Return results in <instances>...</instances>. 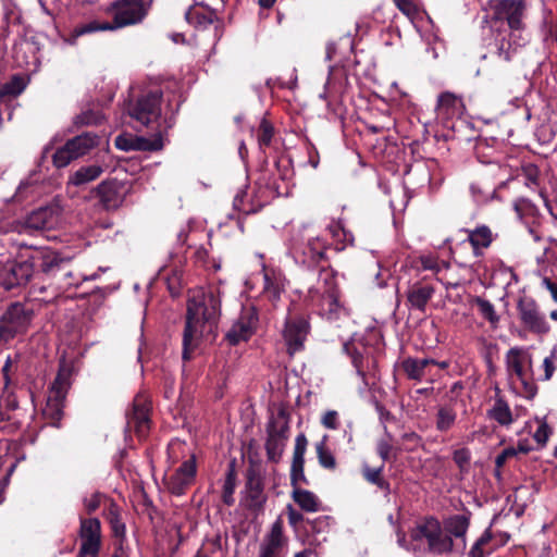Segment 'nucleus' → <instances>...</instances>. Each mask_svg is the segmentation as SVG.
Listing matches in <instances>:
<instances>
[{"mask_svg":"<svg viewBox=\"0 0 557 557\" xmlns=\"http://www.w3.org/2000/svg\"><path fill=\"white\" fill-rule=\"evenodd\" d=\"M525 4L523 0H502L498 5V12L503 15L510 28L521 27Z\"/></svg>","mask_w":557,"mask_h":557,"instance_id":"26","label":"nucleus"},{"mask_svg":"<svg viewBox=\"0 0 557 557\" xmlns=\"http://www.w3.org/2000/svg\"><path fill=\"white\" fill-rule=\"evenodd\" d=\"M126 193V185L117 180L103 181L95 189L99 202L106 210L120 208L125 200Z\"/></svg>","mask_w":557,"mask_h":557,"instance_id":"16","label":"nucleus"},{"mask_svg":"<svg viewBox=\"0 0 557 557\" xmlns=\"http://www.w3.org/2000/svg\"><path fill=\"white\" fill-rule=\"evenodd\" d=\"M465 106L461 97L456 94L445 91L437 98L436 111L438 116L450 119L463 113Z\"/></svg>","mask_w":557,"mask_h":557,"instance_id":"23","label":"nucleus"},{"mask_svg":"<svg viewBox=\"0 0 557 557\" xmlns=\"http://www.w3.org/2000/svg\"><path fill=\"white\" fill-rule=\"evenodd\" d=\"M435 288L431 284L416 283L407 290V301L410 308L424 312L428 302L433 297Z\"/></svg>","mask_w":557,"mask_h":557,"instance_id":"24","label":"nucleus"},{"mask_svg":"<svg viewBox=\"0 0 557 557\" xmlns=\"http://www.w3.org/2000/svg\"><path fill=\"white\" fill-rule=\"evenodd\" d=\"M103 116L99 112L94 111H85L76 116L75 124L76 125H97L102 121Z\"/></svg>","mask_w":557,"mask_h":557,"instance_id":"47","label":"nucleus"},{"mask_svg":"<svg viewBox=\"0 0 557 557\" xmlns=\"http://www.w3.org/2000/svg\"><path fill=\"white\" fill-rule=\"evenodd\" d=\"M556 362H557V350L554 349L550 351L549 356L545 357V359L543 360V368H544V379L543 380L544 381H549L553 377L554 372L557 369Z\"/></svg>","mask_w":557,"mask_h":557,"instance_id":"48","label":"nucleus"},{"mask_svg":"<svg viewBox=\"0 0 557 557\" xmlns=\"http://www.w3.org/2000/svg\"><path fill=\"white\" fill-rule=\"evenodd\" d=\"M457 413L454 408L449 406H442L436 413V429L441 432H446L455 424Z\"/></svg>","mask_w":557,"mask_h":557,"instance_id":"36","label":"nucleus"},{"mask_svg":"<svg viewBox=\"0 0 557 557\" xmlns=\"http://www.w3.org/2000/svg\"><path fill=\"white\" fill-rule=\"evenodd\" d=\"M518 315L521 324L531 333L545 335L550 325L541 311L539 304L532 297H521L517 302Z\"/></svg>","mask_w":557,"mask_h":557,"instance_id":"9","label":"nucleus"},{"mask_svg":"<svg viewBox=\"0 0 557 557\" xmlns=\"http://www.w3.org/2000/svg\"><path fill=\"white\" fill-rule=\"evenodd\" d=\"M82 557H96L100 548V521L96 518L84 519L81 522Z\"/></svg>","mask_w":557,"mask_h":557,"instance_id":"18","label":"nucleus"},{"mask_svg":"<svg viewBox=\"0 0 557 557\" xmlns=\"http://www.w3.org/2000/svg\"><path fill=\"white\" fill-rule=\"evenodd\" d=\"M486 416L502 426H509L513 423L515 418L509 404L499 395V389H497L494 404L486 411Z\"/></svg>","mask_w":557,"mask_h":557,"instance_id":"27","label":"nucleus"},{"mask_svg":"<svg viewBox=\"0 0 557 557\" xmlns=\"http://www.w3.org/2000/svg\"><path fill=\"white\" fill-rule=\"evenodd\" d=\"M34 261H38V268L47 275H55L58 271L64 270L70 259L63 258L60 252L42 249L37 251L33 257Z\"/></svg>","mask_w":557,"mask_h":557,"instance_id":"22","label":"nucleus"},{"mask_svg":"<svg viewBox=\"0 0 557 557\" xmlns=\"http://www.w3.org/2000/svg\"><path fill=\"white\" fill-rule=\"evenodd\" d=\"M28 323L29 315L23 305H11L0 322V338L3 341L13 338L17 333L25 331Z\"/></svg>","mask_w":557,"mask_h":557,"instance_id":"10","label":"nucleus"},{"mask_svg":"<svg viewBox=\"0 0 557 557\" xmlns=\"http://www.w3.org/2000/svg\"><path fill=\"white\" fill-rule=\"evenodd\" d=\"M321 423L326 429L336 430L339 425L338 412L335 410H327L323 414Z\"/></svg>","mask_w":557,"mask_h":557,"instance_id":"54","label":"nucleus"},{"mask_svg":"<svg viewBox=\"0 0 557 557\" xmlns=\"http://www.w3.org/2000/svg\"><path fill=\"white\" fill-rule=\"evenodd\" d=\"M308 332L309 323L305 318L300 315H289L286 318L283 338L289 355H294L304 347Z\"/></svg>","mask_w":557,"mask_h":557,"instance_id":"12","label":"nucleus"},{"mask_svg":"<svg viewBox=\"0 0 557 557\" xmlns=\"http://www.w3.org/2000/svg\"><path fill=\"white\" fill-rule=\"evenodd\" d=\"M352 364L357 369L358 374L363 376L364 373H363V366H362V356H360L358 354L354 355L352 356Z\"/></svg>","mask_w":557,"mask_h":557,"instance_id":"64","label":"nucleus"},{"mask_svg":"<svg viewBox=\"0 0 557 557\" xmlns=\"http://www.w3.org/2000/svg\"><path fill=\"white\" fill-rule=\"evenodd\" d=\"M541 284L550 293L553 300L557 302V283L548 276H543Z\"/></svg>","mask_w":557,"mask_h":557,"instance_id":"58","label":"nucleus"},{"mask_svg":"<svg viewBox=\"0 0 557 557\" xmlns=\"http://www.w3.org/2000/svg\"><path fill=\"white\" fill-rule=\"evenodd\" d=\"M25 88L24 82L21 77L14 76L12 79L1 87V95L2 96H17L20 95Z\"/></svg>","mask_w":557,"mask_h":557,"instance_id":"45","label":"nucleus"},{"mask_svg":"<svg viewBox=\"0 0 557 557\" xmlns=\"http://www.w3.org/2000/svg\"><path fill=\"white\" fill-rule=\"evenodd\" d=\"M443 525L446 533L454 540L455 550L463 552L467 546L466 535L470 525V513L450 516L444 520Z\"/></svg>","mask_w":557,"mask_h":557,"instance_id":"21","label":"nucleus"},{"mask_svg":"<svg viewBox=\"0 0 557 557\" xmlns=\"http://www.w3.org/2000/svg\"><path fill=\"white\" fill-rule=\"evenodd\" d=\"M308 441L305 434L297 435L290 467L292 498L306 512H317L321 509V500L311 491L299 487V483H307L305 475V454Z\"/></svg>","mask_w":557,"mask_h":557,"instance_id":"2","label":"nucleus"},{"mask_svg":"<svg viewBox=\"0 0 557 557\" xmlns=\"http://www.w3.org/2000/svg\"><path fill=\"white\" fill-rule=\"evenodd\" d=\"M187 18L196 20V23L198 26L206 27V26L212 24V22L214 20V13L213 12L194 11V12H189L187 14Z\"/></svg>","mask_w":557,"mask_h":557,"instance_id":"50","label":"nucleus"},{"mask_svg":"<svg viewBox=\"0 0 557 557\" xmlns=\"http://www.w3.org/2000/svg\"><path fill=\"white\" fill-rule=\"evenodd\" d=\"M326 441L327 436L325 435L315 445L318 460L321 467L329 470H334L336 468V460L333 453L327 448Z\"/></svg>","mask_w":557,"mask_h":557,"instance_id":"37","label":"nucleus"},{"mask_svg":"<svg viewBox=\"0 0 557 557\" xmlns=\"http://www.w3.org/2000/svg\"><path fill=\"white\" fill-rule=\"evenodd\" d=\"M286 509L289 524L292 527H297L304 520V516L299 511H297L290 504L286 506Z\"/></svg>","mask_w":557,"mask_h":557,"instance_id":"56","label":"nucleus"},{"mask_svg":"<svg viewBox=\"0 0 557 557\" xmlns=\"http://www.w3.org/2000/svg\"><path fill=\"white\" fill-rule=\"evenodd\" d=\"M376 410H377L379 418H380L381 422H383L384 424L386 422H392L395 420V417L383 406L377 405Z\"/></svg>","mask_w":557,"mask_h":557,"instance_id":"59","label":"nucleus"},{"mask_svg":"<svg viewBox=\"0 0 557 557\" xmlns=\"http://www.w3.org/2000/svg\"><path fill=\"white\" fill-rule=\"evenodd\" d=\"M109 520H110V524H111V529L113 531V534L116 537H124V535H125V524L122 521V519L120 518V515L116 511L111 510L110 515H109Z\"/></svg>","mask_w":557,"mask_h":557,"instance_id":"51","label":"nucleus"},{"mask_svg":"<svg viewBox=\"0 0 557 557\" xmlns=\"http://www.w3.org/2000/svg\"><path fill=\"white\" fill-rule=\"evenodd\" d=\"M101 502V494L94 493L90 497L85 498L84 505L88 512H92L98 509Z\"/></svg>","mask_w":557,"mask_h":557,"instance_id":"57","label":"nucleus"},{"mask_svg":"<svg viewBox=\"0 0 557 557\" xmlns=\"http://www.w3.org/2000/svg\"><path fill=\"white\" fill-rule=\"evenodd\" d=\"M288 540L283 534V520L277 518L268 534H265L259 549L258 557H285Z\"/></svg>","mask_w":557,"mask_h":557,"instance_id":"14","label":"nucleus"},{"mask_svg":"<svg viewBox=\"0 0 557 557\" xmlns=\"http://www.w3.org/2000/svg\"><path fill=\"white\" fill-rule=\"evenodd\" d=\"M467 239L471 244L474 256L482 255V250L491 246L494 240V234L487 225H478L474 228L465 230Z\"/></svg>","mask_w":557,"mask_h":557,"instance_id":"25","label":"nucleus"},{"mask_svg":"<svg viewBox=\"0 0 557 557\" xmlns=\"http://www.w3.org/2000/svg\"><path fill=\"white\" fill-rule=\"evenodd\" d=\"M383 466L379 468H370L368 466H364L362 469L363 478L381 490H388L389 484L384 480L382 476Z\"/></svg>","mask_w":557,"mask_h":557,"instance_id":"40","label":"nucleus"},{"mask_svg":"<svg viewBox=\"0 0 557 557\" xmlns=\"http://www.w3.org/2000/svg\"><path fill=\"white\" fill-rule=\"evenodd\" d=\"M515 53L516 48L511 46L510 41L502 38L497 45V50L492 54V58L495 64L500 67L503 63L510 62Z\"/></svg>","mask_w":557,"mask_h":557,"instance_id":"39","label":"nucleus"},{"mask_svg":"<svg viewBox=\"0 0 557 557\" xmlns=\"http://www.w3.org/2000/svg\"><path fill=\"white\" fill-rule=\"evenodd\" d=\"M310 302L318 307L320 312L329 318L336 314L339 310L338 290L320 295V297H309Z\"/></svg>","mask_w":557,"mask_h":557,"instance_id":"31","label":"nucleus"},{"mask_svg":"<svg viewBox=\"0 0 557 557\" xmlns=\"http://www.w3.org/2000/svg\"><path fill=\"white\" fill-rule=\"evenodd\" d=\"M60 208L58 206H47L33 211L25 219L20 233H30L33 231L51 230L59 224Z\"/></svg>","mask_w":557,"mask_h":557,"instance_id":"11","label":"nucleus"},{"mask_svg":"<svg viewBox=\"0 0 557 557\" xmlns=\"http://www.w3.org/2000/svg\"><path fill=\"white\" fill-rule=\"evenodd\" d=\"M289 425L284 411L271 417L267 424L265 451L268 460L274 463L282 459L288 440Z\"/></svg>","mask_w":557,"mask_h":557,"instance_id":"6","label":"nucleus"},{"mask_svg":"<svg viewBox=\"0 0 557 557\" xmlns=\"http://www.w3.org/2000/svg\"><path fill=\"white\" fill-rule=\"evenodd\" d=\"M34 274V264L29 261L7 264L0 272V281L7 289L26 284Z\"/></svg>","mask_w":557,"mask_h":557,"instance_id":"20","label":"nucleus"},{"mask_svg":"<svg viewBox=\"0 0 557 557\" xmlns=\"http://www.w3.org/2000/svg\"><path fill=\"white\" fill-rule=\"evenodd\" d=\"M472 304L476 307L480 315L490 323L492 329L498 326L500 318L496 312L495 306L490 300L476 296L473 298Z\"/></svg>","mask_w":557,"mask_h":557,"instance_id":"33","label":"nucleus"},{"mask_svg":"<svg viewBox=\"0 0 557 557\" xmlns=\"http://www.w3.org/2000/svg\"><path fill=\"white\" fill-rule=\"evenodd\" d=\"M335 273L326 268L319 272L317 283L309 288V297H320V295L337 292Z\"/></svg>","mask_w":557,"mask_h":557,"instance_id":"30","label":"nucleus"},{"mask_svg":"<svg viewBox=\"0 0 557 557\" xmlns=\"http://www.w3.org/2000/svg\"><path fill=\"white\" fill-rule=\"evenodd\" d=\"M505 541H497L491 529H486L469 550V557H487Z\"/></svg>","mask_w":557,"mask_h":557,"instance_id":"28","label":"nucleus"},{"mask_svg":"<svg viewBox=\"0 0 557 557\" xmlns=\"http://www.w3.org/2000/svg\"><path fill=\"white\" fill-rule=\"evenodd\" d=\"M401 440H403L405 449L408 451H413L414 449H417L419 446L422 445L421 437L414 432L405 433L401 436Z\"/></svg>","mask_w":557,"mask_h":557,"instance_id":"53","label":"nucleus"},{"mask_svg":"<svg viewBox=\"0 0 557 557\" xmlns=\"http://www.w3.org/2000/svg\"><path fill=\"white\" fill-rule=\"evenodd\" d=\"M258 315L253 308H244L238 319L226 333V339L232 345L248 341L256 331Z\"/></svg>","mask_w":557,"mask_h":557,"instance_id":"15","label":"nucleus"},{"mask_svg":"<svg viewBox=\"0 0 557 557\" xmlns=\"http://www.w3.org/2000/svg\"><path fill=\"white\" fill-rule=\"evenodd\" d=\"M414 537L424 539L430 552L434 554H448L455 552V543L444 525L435 518H426L419 523L414 531Z\"/></svg>","mask_w":557,"mask_h":557,"instance_id":"4","label":"nucleus"},{"mask_svg":"<svg viewBox=\"0 0 557 557\" xmlns=\"http://www.w3.org/2000/svg\"><path fill=\"white\" fill-rule=\"evenodd\" d=\"M221 300L218 292H196L188 299L186 323L183 333V360L191 359L206 327H212L220 313Z\"/></svg>","mask_w":557,"mask_h":557,"instance_id":"1","label":"nucleus"},{"mask_svg":"<svg viewBox=\"0 0 557 557\" xmlns=\"http://www.w3.org/2000/svg\"><path fill=\"white\" fill-rule=\"evenodd\" d=\"M507 370L510 374L517 376L519 381H523L524 369L522 361V352L519 348H511L506 356Z\"/></svg>","mask_w":557,"mask_h":557,"instance_id":"35","label":"nucleus"},{"mask_svg":"<svg viewBox=\"0 0 557 557\" xmlns=\"http://www.w3.org/2000/svg\"><path fill=\"white\" fill-rule=\"evenodd\" d=\"M257 137L260 147H267L271 144L273 137V126L267 120L261 121Z\"/></svg>","mask_w":557,"mask_h":557,"instance_id":"46","label":"nucleus"},{"mask_svg":"<svg viewBox=\"0 0 557 557\" xmlns=\"http://www.w3.org/2000/svg\"><path fill=\"white\" fill-rule=\"evenodd\" d=\"M397 9L410 20L418 15V8L411 0H393Z\"/></svg>","mask_w":557,"mask_h":557,"instance_id":"49","label":"nucleus"},{"mask_svg":"<svg viewBox=\"0 0 557 557\" xmlns=\"http://www.w3.org/2000/svg\"><path fill=\"white\" fill-rule=\"evenodd\" d=\"M234 490H235V481H234L232 473H228V475L224 482V485H223V495H222L223 502L227 506H231L234 503V497H233Z\"/></svg>","mask_w":557,"mask_h":557,"instance_id":"52","label":"nucleus"},{"mask_svg":"<svg viewBox=\"0 0 557 557\" xmlns=\"http://www.w3.org/2000/svg\"><path fill=\"white\" fill-rule=\"evenodd\" d=\"M73 272L66 271L63 273V284L61 287H67V286H77L81 282V280L73 281Z\"/></svg>","mask_w":557,"mask_h":557,"instance_id":"61","label":"nucleus"},{"mask_svg":"<svg viewBox=\"0 0 557 557\" xmlns=\"http://www.w3.org/2000/svg\"><path fill=\"white\" fill-rule=\"evenodd\" d=\"M552 433L553 431L548 423L545 420H540V424L533 434V438L537 445L543 448L546 446Z\"/></svg>","mask_w":557,"mask_h":557,"instance_id":"44","label":"nucleus"},{"mask_svg":"<svg viewBox=\"0 0 557 557\" xmlns=\"http://www.w3.org/2000/svg\"><path fill=\"white\" fill-rule=\"evenodd\" d=\"M99 144V137L94 133H84L69 139L64 146L57 149L52 157L57 168H65L73 160L87 154Z\"/></svg>","mask_w":557,"mask_h":557,"instance_id":"7","label":"nucleus"},{"mask_svg":"<svg viewBox=\"0 0 557 557\" xmlns=\"http://www.w3.org/2000/svg\"><path fill=\"white\" fill-rule=\"evenodd\" d=\"M515 450H517V455L520 454H529L532 450L531 445L529 444L528 440H521L518 442L517 447H515Z\"/></svg>","mask_w":557,"mask_h":557,"instance_id":"62","label":"nucleus"},{"mask_svg":"<svg viewBox=\"0 0 557 557\" xmlns=\"http://www.w3.org/2000/svg\"><path fill=\"white\" fill-rule=\"evenodd\" d=\"M435 364L434 359L408 358L403 361V369L411 380L420 381L431 374L430 368Z\"/></svg>","mask_w":557,"mask_h":557,"instance_id":"29","label":"nucleus"},{"mask_svg":"<svg viewBox=\"0 0 557 557\" xmlns=\"http://www.w3.org/2000/svg\"><path fill=\"white\" fill-rule=\"evenodd\" d=\"M283 290L281 282L271 277L268 273L264 274V292L272 299L277 300Z\"/></svg>","mask_w":557,"mask_h":557,"instance_id":"43","label":"nucleus"},{"mask_svg":"<svg viewBox=\"0 0 557 557\" xmlns=\"http://www.w3.org/2000/svg\"><path fill=\"white\" fill-rule=\"evenodd\" d=\"M153 0H113L104 12L112 17L114 30L140 24L149 13Z\"/></svg>","mask_w":557,"mask_h":557,"instance_id":"3","label":"nucleus"},{"mask_svg":"<svg viewBox=\"0 0 557 557\" xmlns=\"http://www.w3.org/2000/svg\"><path fill=\"white\" fill-rule=\"evenodd\" d=\"M196 475V461L193 458L185 460L175 471L166 479V486L172 494L182 495L186 488L190 486Z\"/></svg>","mask_w":557,"mask_h":557,"instance_id":"19","label":"nucleus"},{"mask_svg":"<svg viewBox=\"0 0 557 557\" xmlns=\"http://www.w3.org/2000/svg\"><path fill=\"white\" fill-rule=\"evenodd\" d=\"M115 146L123 151H157L162 149L164 144L161 133L151 137L123 134L115 138Z\"/></svg>","mask_w":557,"mask_h":557,"instance_id":"17","label":"nucleus"},{"mask_svg":"<svg viewBox=\"0 0 557 557\" xmlns=\"http://www.w3.org/2000/svg\"><path fill=\"white\" fill-rule=\"evenodd\" d=\"M517 456V450L515 447L505 448L495 459V465L497 468H502L505 466L508 459Z\"/></svg>","mask_w":557,"mask_h":557,"instance_id":"55","label":"nucleus"},{"mask_svg":"<svg viewBox=\"0 0 557 557\" xmlns=\"http://www.w3.org/2000/svg\"><path fill=\"white\" fill-rule=\"evenodd\" d=\"M72 370L63 363L49 391L44 414L52 421H59L63 414L66 394L71 387Z\"/></svg>","mask_w":557,"mask_h":557,"instance_id":"5","label":"nucleus"},{"mask_svg":"<svg viewBox=\"0 0 557 557\" xmlns=\"http://www.w3.org/2000/svg\"><path fill=\"white\" fill-rule=\"evenodd\" d=\"M520 382L522 383L525 397L533 398L536 394L535 386L525 380V375H523V381H520Z\"/></svg>","mask_w":557,"mask_h":557,"instance_id":"60","label":"nucleus"},{"mask_svg":"<svg viewBox=\"0 0 557 557\" xmlns=\"http://www.w3.org/2000/svg\"><path fill=\"white\" fill-rule=\"evenodd\" d=\"M103 172V169L100 165H87L82 166L77 171H75L70 177V183L75 186L84 185L89 182L97 180Z\"/></svg>","mask_w":557,"mask_h":557,"instance_id":"34","label":"nucleus"},{"mask_svg":"<svg viewBox=\"0 0 557 557\" xmlns=\"http://www.w3.org/2000/svg\"><path fill=\"white\" fill-rule=\"evenodd\" d=\"M98 30H114V27L111 22L100 23L97 21H91L75 27L73 34L76 37H79L85 34H90Z\"/></svg>","mask_w":557,"mask_h":557,"instance_id":"41","label":"nucleus"},{"mask_svg":"<svg viewBox=\"0 0 557 557\" xmlns=\"http://www.w3.org/2000/svg\"><path fill=\"white\" fill-rule=\"evenodd\" d=\"M150 404L143 395L135 397L132 410L127 413V430L134 431L139 438H144L150 429Z\"/></svg>","mask_w":557,"mask_h":557,"instance_id":"13","label":"nucleus"},{"mask_svg":"<svg viewBox=\"0 0 557 557\" xmlns=\"http://www.w3.org/2000/svg\"><path fill=\"white\" fill-rule=\"evenodd\" d=\"M326 243L321 237H312L308 239L304 255L307 257L304 262L309 261L311 263H318L325 258Z\"/></svg>","mask_w":557,"mask_h":557,"instance_id":"32","label":"nucleus"},{"mask_svg":"<svg viewBox=\"0 0 557 557\" xmlns=\"http://www.w3.org/2000/svg\"><path fill=\"white\" fill-rule=\"evenodd\" d=\"M248 486V495L251 500V506H261L264 502V497L262 495V484L260 480L250 479L247 483Z\"/></svg>","mask_w":557,"mask_h":557,"instance_id":"42","label":"nucleus"},{"mask_svg":"<svg viewBox=\"0 0 557 557\" xmlns=\"http://www.w3.org/2000/svg\"><path fill=\"white\" fill-rule=\"evenodd\" d=\"M421 264L425 270H434L436 268V260L432 257H422Z\"/></svg>","mask_w":557,"mask_h":557,"instance_id":"63","label":"nucleus"},{"mask_svg":"<svg viewBox=\"0 0 557 557\" xmlns=\"http://www.w3.org/2000/svg\"><path fill=\"white\" fill-rule=\"evenodd\" d=\"M385 436L377 441L376 453L383 461L396 459V448L392 444V434L388 432L387 426H384Z\"/></svg>","mask_w":557,"mask_h":557,"instance_id":"38","label":"nucleus"},{"mask_svg":"<svg viewBox=\"0 0 557 557\" xmlns=\"http://www.w3.org/2000/svg\"><path fill=\"white\" fill-rule=\"evenodd\" d=\"M162 91L151 90L137 99L129 108V116L141 126L157 123L161 116Z\"/></svg>","mask_w":557,"mask_h":557,"instance_id":"8","label":"nucleus"}]
</instances>
